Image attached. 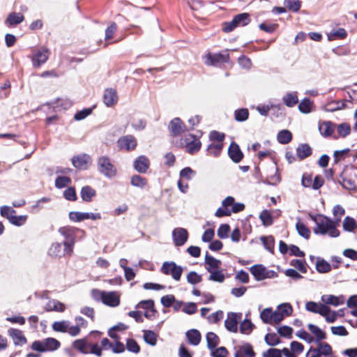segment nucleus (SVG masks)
<instances>
[{"instance_id":"10","label":"nucleus","mask_w":357,"mask_h":357,"mask_svg":"<svg viewBox=\"0 0 357 357\" xmlns=\"http://www.w3.org/2000/svg\"><path fill=\"white\" fill-rule=\"evenodd\" d=\"M229 54L228 50H225L220 53H208L204 56V62L208 66H217L218 64L228 62Z\"/></svg>"},{"instance_id":"16","label":"nucleus","mask_w":357,"mask_h":357,"mask_svg":"<svg viewBox=\"0 0 357 357\" xmlns=\"http://www.w3.org/2000/svg\"><path fill=\"white\" fill-rule=\"evenodd\" d=\"M49 57V50L43 47L36 51L32 58L33 65L34 67H39L46 62Z\"/></svg>"},{"instance_id":"26","label":"nucleus","mask_w":357,"mask_h":357,"mask_svg":"<svg viewBox=\"0 0 357 357\" xmlns=\"http://www.w3.org/2000/svg\"><path fill=\"white\" fill-rule=\"evenodd\" d=\"M149 166V160L143 155L138 157L134 162L135 169L139 173H145Z\"/></svg>"},{"instance_id":"40","label":"nucleus","mask_w":357,"mask_h":357,"mask_svg":"<svg viewBox=\"0 0 357 357\" xmlns=\"http://www.w3.org/2000/svg\"><path fill=\"white\" fill-rule=\"evenodd\" d=\"M222 148V142L211 143L207 148L208 154L214 157H217L220 153Z\"/></svg>"},{"instance_id":"47","label":"nucleus","mask_w":357,"mask_h":357,"mask_svg":"<svg viewBox=\"0 0 357 357\" xmlns=\"http://www.w3.org/2000/svg\"><path fill=\"white\" fill-rule=\"evenodd\" d=\"M347 36V31L343 28H340L337 30H333L328 34L329 40L335 39H343Z\"/></svg>"},{"instance_id":"20","label":"nucleus","mask_w":357,"mask_h":357,"mask_svg":"<svg viewBox=\"0 0 357 357\" xmlns=\"http://www.w3.org/2000/svg\"><path fill=\"white\" fill-rule=\"evenodd\" d=\"M335 128L336 124L329 121H322L319 124V130L321 135L325 137L332 136Z\"/></svg>"},{"instance_id":"44","label":"nucleus","mask_w":357,"mask_h":357,"mask_svg":"<svg viewBox=\"0 0 357 357\" xmlns=\"http://www.w3.org/2000/svg\"><path fill=\"white\" fill-rule=\"evenodd\" d=\"M310 331L316 337L317 340L320 342L321 340L326 338L325 333L316 325L310 324L307 326Z\"/></svg>"},{"instance_id":"4","label":"nucleus","mask_w":357,"mask_h":357,"mask_svg":"<svg viewBox=\"0 0 357 357\" xmlns=\"http://www.w3.org/2000/svg\"><path fill=\"white\" fill-rule=\"evenodd\" d=\"M78 230V229L70 226H65L59 229V234L66 238L63 245L67 255H70L73 252V248L75 243L76 231Z\"/></svg>"},{"instance_id":"39","label":"nucleus","mask_w":357,"mask_h":357,"mask_svg":"<svg viewBox=\"0 0 357 357\" xmlns=\"http://www.w3.org/2000/svg\"><path fill=\"white\" fill-rule=\"evenodd\" d=\"M313 102L309 98H304L298 105V109L303 114H309L312 111Z\"/></svg>"},{"instance_id":"28","label":"nucleus","mask_w":357,"mask_h":357,"mask_svg":"<svg viewBox=\"0 0 357 357\" xmlns=\"http://www.w3.org/2000/svg\"><path fill=\"white\" fill-rule=\"evenodd\" d=\"M73 346L82 354H86L89 353L90 344L85 338L75 340L73 342Z\"/></svg>"},{"instance_id":"49","label":"nucleus","mask_w":357,"mask_h":357,"mask_svg":"<svg viewBox=\"0 0 357 357\" xmlns=\"http://www.w3.org/2000/svg\"><path fill=\"white\" fill-rule=\"evenodd\" d=\"M196 175V172L192 168L187 167L182 169L179 172L180 179L190 181Z\"/></svg>"},{"instance_id":"1","label":"nucleus","mask_w":357,"mask_h":357,"mask_svg":"<svg viewBox=\"0 0 357 357\" xmlns=\"http://www.w3.org/2000/svg\"><path fill=\"white\" fill-rule=\"evenodd\" d=\"M292 310V307L289 303H282L279 305L275 310L271 307L264 309L260 313V319L266 324H278L284 317L290 315Z\"/></svg>"},{"instance_id":"27","label":"nucleus","mask_w":357,"mask_h":357,"mask_svg":"<svg viewBox=\"0 0 357 357\" xmlns=\"http://www.w3.org/2000/svg\"><path fill=\"white\" fill-rule=\"evenodd\" d=\"M185 335L188 341L190 344L197 346L199 344L202 336L199 331L196 329H190L186 332Z\"/></svg>"},{"instance_id":"46","label":"nucleus","mask_w":357,"mask_h":357,"mask_svg":"<svg viewBox=\"0 0 357 357\" xmlns=\"http://www.w3.org/2000/svg\"><path fill=\"white\" fill-rule=\"evenodd\" d=\"M201 145V142L198 139L195 138L193 140L186 144L185 149L189 153L193 154L200 149Z\"/></svg>"},{"instance_id":"59","label":"nucleus","mask_w":357,"mask_h":357,"mask_svg":"<svg viewBox=\"0 0 357 357\" xmlns=\"http://www.w3.org/2000/svg\"><path fill=\"white\" fill-rule=\"evenodd\" d=\"M259 218L264 226H269L273 223L272 216L268 210L262 211L259 215Z\"/></svg>"},{"instance_id":"25","label":"nucleus","mask_w":357,"mask_h":357,"mask_svg":"<svg viewBox=\"0 0 357 357\" xmlns=\"http://www.w3.org/2000/svg\"><path fill=\"white\" fill-rule=\"evenodd\" d=\"M221 261L209 255L208 253L205 256V268L210 272L220 268Z\"/></svg>"},{"instance_id":"9","label":"nucleus","mask_w":357,"mask_h":357,"mask_svg":"<svg viewBox=\"0 0 357 357\" xmlns=\"http://www.w3.org/2000/svg\"><path fill=\"white\" fill-rule=\"evenodd\" d=\"M98 168L99 172L106 177L112 178L116 174V167L106 156H102L98 158Z\"/></svg>"},{"instance_id":"19","label":"nucleus","mask_w":357,"mask_h":357,"mask_svg":"<svg viewBox=\"0 0 357 357\" xmlns=\"http://www.w3.org/2000/svg\"><path fill=\"white\" fill-rule=\"evenodd\" d=\"M72 162L75 167L79 169H86L88 165L91 162V159L89 155L83 154L74 157L72 159Z\"/></svg>"},{"instance_id":"6","label":"nucleus","mask_w":357,"mask_h":357,"mask_svg":"<svg viewBox=\"0 0 357 357\" xmlns=\"http://www.w3.org/2000/svg\"><path fill=\"white\" fill-rule=\"evenodd\" d=\"M251 274L257 281L264 280L267 278H275L278 277L275 271L268 270L261 264H256L250 268Z\"/></svg>"},{"instance_id":"52","label":"nucleus","mask_w":357,"mask_h":357,"mask_svg":"<svg viewBox=\"0 0 357 357\" xmlns=\"http://www.w3.org/2000/svg\"><path fill=\"white\" fill-rule=\"evenodd\" d=\"M335 129L338 133V137H345L351 132V127L349 123H344L336 125Z\"/></svg>"},{"instance_id":"50","label":"nucleus","mask_w":357,"mask_h":357,"mask_svg":"<svg viewBox=\"0 0 357 357\" xmlns=\"http://www.w3.org/2000/svg\"><path fill=\"white\" fill-rule=\"evenodd\" d=\"M296 228L300 236L306 239L309 238L310 231L304 223L301 221H298L296 225Z\"/></svg>"},{"instance_id":"60","label":"nucleus","mask_w":357,"mask_h":357,"mask_svg":"<svg viewBox=\"0 0 357 357\" xmlns=\"http://www.w3.org/2000/svg\"><path fill=\"white\" fill-rule=\"evenodd\" d=\"M265 342L270 346H275L280 343V339L275 333H268L265 336Z\"/></svg>"},{"instance_id":"8","label":"nucleus","mask_w":357,"mask_h":357,"mask_svg":"<svg viewBox=\"0 0 357 357\" xmlns=\"http://www.w3.org/2000/svg\"><path fill=\"white\" fill-rule=\"evenodd\" d=\"M250 22L248 13H244L236 15L230 22H225L223 25V31L229 33L233 31L237 26H243L248 24Z\"/></svg>"},{"instance_id":"7","label":"nucleus","mask_w":357,"mask_h":357,"mask_svg":"<svg viewBox=\"0 0 357 357\" xmlns=\"http://www.w3.org/2000/svg\"><path fill=\"white\" fill-rule=\"evenodd\" d=\"M356 175L355 169L352 167H347L344 169L341 174V180L340 183L343 188L352 190L356 188Z\"/></svg>"},{"instance_id":"33","label":"nucleus","mask_w":357,"mask_h":357,"mask_svg":"<svg viewBox=\"0 0 357 357\" xmlns=\"http://www.w3.org/2000/svg\"><path fill=\"white\" fill-rule=\"evenodd\" d=\"M143 337L146 343L154 347L157 344L158 335L152 331H143Z\"/></svg>"},{"instance_id":"37","label":"nucleus","mask_w":357,"mask_h":357,"mask_svg":"<svg viewBox=\"0 0 357 357\" xmlns=\"http://www.w3.org/2000/svg\"><path fill=\"white\" fill-rule=\"evenodd\" d=\"M282 100L285 105L289 107H294L298 102L296 92L287 93L283 96Z\"/></svg>"},{"instance_id":"58","label":"nucleus","mask_w":357,"mask_h":357,"mask_svg":"<svg viewBox=\"0 0 357 357\" xmlns=\"http://www.w3.org/2000/svg\"><path fill=\"white\" fill-rule=\"evenodd\" d=\"M130 182L133 186L138 187L140 188H144L147 184L146 179L139 175L132 176Z\"/></svg>"},{"instance_id":"43","label":"nucleus","mask_w":357,"mask_h":357,"mask_svg":"<svg viewBox=\"0 0 357 357\" xmlns=\"http://www.w3.org/2000/svg\"><path fill=\"white\" fill-rule=\"evenodd\" d=\"M65 309L64 304L57 300L50 301L47 304V310L48 311L63 312Z\"/></svg>"},{"instance_id":"14","label":"nucleus","mask_w":357,"mask_h":357,"mask_svg":"<svg viewBox=\"0 0 357 357\" xmlns=\"http://www.w3.org/2000/svg\"><path fill=\"white\" fill-rule=\"evenodd\" d=\"M234 202V198L229 196L226 197L222 202V206L218 208L215 212V216L220 218L223 216H229L231 215L229 207H232Z\"/></svg>"},{"instance_id":"21","label":"nucleus","mask_w":357,"mask_h":357,"mask_svg":"<svg viewBox=\"0 0 357 357\" xmlns=\"http://www.w3.org/2000/svg\"><path fill=\"white\" fill-rule=\"evenodd\" d=\"M169 128L171 134L176 136L184 132L185 126L179 118H174L170 121Z\"/></svg>"},{"instance_id":"31","label":"nucleus","mask_w":357,"mask_h":357,"mask_svg":"<svg viewBox=\"0 0 357 357\" xmlns=\"http://www.w3.org/2000/svg\"><path fill=\"white\" fill-rule=\"evenodd\" d=\"M312 154V149L307 144H303L299 145L296 149V156L300 159L303 160Z\"/></svg>"},{"instance_id":"13","label":"nucleus","mask_w":357,"mask_h":357,"mask_svg":"<svg viewBox=\"0 0 357 357\" xmlns=\"http://www.w3.org/2000/svg\"><path fill=\"white\" fill-rule=\"evenodd\" d=\"M172 238L175 245L181 246L188 238V233L185 229L178 227L173 230Z\"/></svg>"},{"instance_id":"56","label":"nucleus","mask_w":357,"mask_h":357,"mask_svg":"<svg viewBox=\"0 0 357 357\" xmlns=\"http://www.w3.org/2000/svg\"><path fill=\"white\" fill-rule=\"evenodd\" d=\"M249 112L248 109L242 108L234 112V118L237 121H245L248 119Z\"/></svg>"},{"instance_id":"62","label":"nucleus","mask_w":357,"mask_h":357,"mask_svg":"<svg viewBox=\"0 0 357 357\" xmlns=\"http://www.w3.org/2000/svg\"><path fill=\"white\" fill-rule=\"evenodd\" d=\"M278 333L282 337L291 338L293 333V329L290 326H282L278 328Z\"/></svg>"},{"instance_id":"12","label":"nucleus","mask_w":357,"mask_h":357,"mask_svg":"<svg viewBox=\"0 0 357 357\" xmlns=\"http://www.w3.org/2000/svg\"><path fill=\"white\" fill-rule=\"evenodd\" d=\"M241 319V314L229 312L225 321V328L230 332L236 333L238 331V324Z\"/></svg>"},{"instance_id":"36","label":"nucleus","mask_w":357,"mask_h":357,"mask_svg":"<svg viewBox=\"0 0 357 357\" xmlns=\"http://www.w3.org/2000/svg\"><path fill=\"white\" fill-rule=\"evenodd\" d=\"M24 15L20 13H11L6 19V23L10 26L17 25L24 20Z\"/></svg>"},{"instance_id":"53","label":"nucleus","mask_w":357,"mask_h":357,"mask_svg":"<svg viewBox=\"0 0 357 357\" xmlns=\"http://www.w3.org/2000/svg\"><path fill=\"white\" fill-rule=\"evenodd\" d=\"M264 248L270 252H273L275 245V240L272 236H261L260 238Z\"/></svg>"},{"instance_id":"32","label":"nucleus","mask_w":357,"mask_h":357,"mask_svg":"<svg viewBox=\"0 0 357 357\" xmlns=\"http://www.w3.org/2000/svg\"><path fill=\"white\" fill-rule=\"evenodd\" d=\"M316 270L320 273H326L331 271V264L321 258H317L316 264Z\"/></svg>"},{"instance_id":"2","label":"nucleus","mask_w":357,"mask_h":357,"mask_svg":"<svg viewBox=\"0 0 357 357\" xmlns=\"http://www.w3.org/2000/svg\"><path fill=\"white\" fill-rule=\"evenodd\" d=\"M310 216L316 225L313 229L314 234L328 235L331 238L339 236L340 231L337 229L336 225L332 220L321 214L310 215Z\"/></svg>"},{"instance_id":"30","label":"nucleus","mask_w":357,"mask_h":357,"mask_svg":"<svg viewBox=\"0 0 357 357\" xmlns=\"http://www.w3.org/2000/svg\"><path fill=\"white\" fill-rule=\"evenodd\" d=\"M344 107L345 103L344 102L333 100L324 105L322 107V109L326 112H333L344 109Z\"/></svg>"},{"instance_id":"61","label":"nucleus","mask_w":357,"mask_h":357,"mask_svg":"<svg viewBox=\"0 0 357 357\" xmlns=\"http://www.w3.org/2000/svg\"><path fill=\"white\" fill-rule=\"evenodd\" d=\"M127 349L132 353L137 354L140 351V347L137 342L133 339H128L126 342Z\"/></svg>"},{"instance_id":"29","label":"nucleus","mask_w":357,"mask_h":357,"mask_svg":"<svg viewBox=\"0 0 357 357\" xmlns=\"http://www.w3.org/2000/svg\"><path fill=\"white\" fill-rule=\"evenodd\" d=\"M325 306L326 305L323 303H317L313 301H308L305 303V309L307 311L317 313L320 315L324 313Z\"/></svg>"},{"instance_id":"3","label":"nucleus","mask_w":357,"mask_h":357,"mask_svg":"<svg viewBox=\"0 0 357 357\" xmlns=\"http://www.w3.org/2000/svg\"><path fill=\"white\" fill-rule=\"evenodd\" d=\"M91 294L96 301H100L107 306L116 307L120 305L121 293L119 291H106L99 289H93Z\"/></svg>"},{"instance_id":"57","label":"nucleus","mask_w":357,"mask_h":357,"mask_svg":"<svg viewBox=\"0 0 357 357\" xmlns=\"http://www.w3.org/2000/svg\"><path fill=\"white\" fill-rule=\"evenodd\" d=\"M253 328V324L248 319H245L240 324V331L243 334H250L252 331Z\"/></svg>"},{"instance_id":"18","label":"nucleus","mask_w":357,"mask_h":357,"mask_svg":"<svg viewBox=\"0 0 357 357\" xmlns=\"http://www.w3.org/2000/svg\"><path fill=\"white\" fill-rule=\"evenodd\" d=\"M323 304L328 306V305H333L334 307L342 305L344 303V298L343 296H334L331 294L323 295L321 298Z\"/></svg>"},{"instance_id":"41","label":"nucleus","mask_w":357,"mask_h":357,"mask_svg":"<svg viewBox=\"0 0 357 357\" xmlns=\"http://www.w3.org/2000/svg\"><path fill=\"white\" fill-rule=\"evenodd\" d=\"M87 216L88 213L86 212L70 211L68 214L70 220L74 222H79L87 220Z\"/></svg>"},{"instance_id":"38","label":"nucleus","mask_w":357,"mask_h":357,"mask_svg":"<svg viewBox=\"0 0 357 357\" xmlns=\"http://www.w3.org/2000/svg\"><path fill=\"white\" fill-rule=\"evenodd\" d=\"M45 347L46 351H52L60 347V342L53 337H48L44 340Z\"/></svg>"},{"instance_id":"34","label":"nucleus","mask_w":357,"mask_h":357,"mask_svg":"<svg viewBox=\"0 0 357 357\" xmlns=\"http://www.w3.org/2000/svg\"><path fill=\"white\" fill-rule=\"evenodd\" d=\"M49 255L51 257H61L62 255L67 254L65 252V249L63 250L61 244L59 243H52L48 251Z\"/></svg>"},{"instance_id":"64","label":"nucleus","mask_w":357,"mask_h":357,"mask_svg":"<svg viewBox=\"0 0 357 357\" xmlns=\"http://www.w3.org/2000/svg\"><path fill=\"white\" fill-rule=\"evenodd\" d=\"M291 266L298 269L302 273H307V268L305 266L304 262L300 259H292L290 262Z\"/></svg>"},{"instance_id":"63","label":"nucleus","mask_w":357,"mask_h":357,"mask_svg":"<svg viewBox=\"0 0 357 357\" xmlns=\"http://www.w3.org/2000/svg\"><path fill=\"white\" fill-rule=\"evenodd\" d=\"M26 219L27 215H26L18 216L14 215L13 217H10V220H9V222L14 225L21 226L26 222Z\"/></svg>"},{"instance_id":"23","label":"nucleus","mask_w":357,"mask_h":357,"mask_svg":"<svg viewBox=\"0 0 357 357\" xmlns=\"http://www.w3.org/2000/svg\"><path fill=\"white\" fill-rule=\"evenodd\" d=\"M228 153L231 159L236 163L239 162L243 157L238 145L235 143L231 144L229 147Z\"/></svg>"},{"instance_id":"42","label":"nucleus","mask_w":357,"mask_h":357,"mask_svg":"<svg viewBox=\"0 0 357 357\" xmlns=\"http://www.w3.org/2000/svg\"><path fill=\"white\" fill-rule=\"evenodd\" d=\"M96 195V190L90 186H84L81 190L82 199L85 202H90Z\"/></svg>"},{"instance_id":"45","label":"nucleus","mask_w":357,"mask_h":357,"mask_svg":"<svg viewBox=\"0 0 357 357\" xmlns=\"http://www.w3.org/2000/svg\"><path fill=\"white\" fill-rule=\"evenodd\" d=\"M277 139L280 144H286L291 141L292 135L289 130H282L278 132Z\"/></svg>"},{"instance_id":"35","label":"nucleus","mask_w":357,"mask_h":357,"mask_svg":"<svg viewBox=\"0 0 357 357\" xmlns=\"http://www.w3.org/2000/svg\"><path fill=\"white\" fill-rule=\"evenodd\" d=\"M342 227L344 230L351 232L357 228V222L354 218L347 216L343 220Z\"/></svg>"},{"instance_id":"24","label":"nucleus","mask_w":357,"mask_h":357,"mask_svg":"<svg viewBox=\"0 0 357 357\" xmlns=\"http://www.w3.org/2000/svg\"><path fill=\"white\" fill-rule=\"evenodd\" d=\"M118 100L116 91L112 89H107L105 90L103 96L104 103L107 107H111L116 104Z\"/></svg>"},{"instance_id":"17","label":"nucleus","mask_w":357,"mask_h":357,"mask_svg":"<svg viewBox=\"0 0 357 357\" xmlns=\"http://www.w3.org/2000/svg\"><path fill=\"white\" fill-rule=\"evenodd\" d=\"M118 144L121 149L127 151L133 150L137 146L136 139L132 135H126L118 140Z\"/></svg>"},{"instance_id":"11","label":"nucleus","mask_w":357,"mask_h":357,"mask_svg":"<svg viewBox=\"0 0 357 357\" xmlns=\"http://www.w3.org/2000/svg\"><path fill=\"white\" fill-rule=\"evenodd\" d=\"M332 354V347L327 342H318L317 347L310 348L306 357H321Z\"/></svg>"},{"instance_id":"48","label":"nucleus","mask_w":357,"mask_h":357,"mask_svg":"<svg viewBox=\"0 0 357 357\" xmlns=\"http://www.w3.org/2000/svg\"><path fill=\"white\" fill-rule=\"evenodd\" d=\"M324 309V313L321 315L325 317L327 322H335L337 318L338 313L335 311H331L330 307L327 305L325 306Z\"/></svg>"},{"instance_id":"55","label":"nucleus","mask_w":357,"mask_h":357,"mask_svg":"<svg viewBox=\"0 0 357 357\" xmlns=\"http://www.w3.org/2000/svg\"><path fill=\"white\" fill-rule=\"evenodd\" d=\"M209 273H210V275L208 278L209 280L220 282V283H222L224 282L225 277V275L222 273V271H220L219 269H218V270H214V271H210Z\"/></svg>"},{"instance_id":"5","label":"nucleus","mask_w":357,"mask_h":357,"mask_svg":"<svg viewBox=\"0 0 357 357\" xmlns=\"http://www.w3.org/2000/svg\"><path fill=\"white\" fill-rule=\"evenodd\" d=\"M160 271L164 275H170L174 280L179 281L183 269L174 261H165L160 268Z\"/></svg>"},{"instance_id":"15","label":"nucleus","mask_w":357,"mask_h":357,"mask_svg":"<svg viewBox=\"0 0 357 357\" xmlns=\"http://www.w3.org/2000/svg\"><path fill=\"white\" fill-rule=\"evenodd\" d=\"M8 335L11 337L15 345H24L26 343L27 340L24 335L23 332L17 328H9L8 330Z\"/></svg>"},{"instance_id":"54","label":"nucleus","mask_w":357,"mask_h":357,"mask_svg":"<svg viewBox=\"0 0 357 357\" xmlns=\"http://www.w3.org/2000/svg\"><path fill=\"white\" fill-rule=\"evenodd\" d=\"M207 346L209 349H214L219 343L218 336L213 332L206 334Z\"/></svg>"},{"instance_id":"51","label":"nucleus","mask_w":357,"mask_h":357,"mask_svg":"<svg viewBox=\"0 0 357 357\" xmlns=\"http://www.w3.org/2000/svg\"><path fill=\"white\" fill-rule=\"evenodd\" d=\"M69 326L70 324L68 321H55L52 324V328L56 332L66 333Z\"/></svg>"},{"instance_id":"22","label":"nucleus","mask_w":357,"mask_h":357,"mask_svg":"<svg viewBox=\"0 0 357 357\" xmlns=\"http://www.w3.org/2000/svg\"><path fill=\"white\" fill-rule=\"evenodd\" d=\"M255 352L250 344H244L238 347L234 354V357H254Z\"/></svg>"}]
</instances>
